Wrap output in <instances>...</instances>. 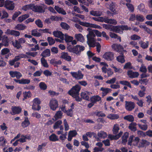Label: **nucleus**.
Listing matches in <instances>:
<instances>
[{
  "mask_svg": "<svg viewBox=\"0 0 152 152\" xmlns=\"http://www.w3.org/2000/svg\"><path fill=\"white\" fill-rule=\"evenodd\" d=\"M94 31V30H89L88 34L86 36L87 42L89 47H93L95 46L96 35Z\"/></svg>",
  "mask_w": 152,
  "mask_h": 152,
  "instance_id": "f257e3e1",
  "label": "nucleus"
},
{
  "mask_svg": "<svg viewBox=\"0 0 152 152\" xmlns=\"http://www.w3.org/2000/svg\"><path fill=\"white\" fill-rule=\"evenodd\" d=\"M85 47L83 46L77 45L72 49L69 50L70 52H72L77 55H79L80 53L84 50Z\"/></svg>",
  "mask_w": 152,
  "mask_h": 152,
  "instance_id": "f03ea898",
  "label": "nucleus"
},
{
  "mask_svg": "<svg viewBox=\"0 0 152 152\" xmlns=\"http://www.w3.org/2000/svg\"><path fill=\"white\" fill-rule=\"evenodd\" d=\"M81 88L80 86L76 85L74 86L71 90L68 91V93L71 96H75V95L79 94V92Z\"/></svg>",
  "mask_w": 152,
  "mask_h": 152,
  "instance_id": "7ed1b4c3",
  "label": "nucleus"
},
{
  "mask_svg": "<svg viewBox=\"0 0 152 152\" xmlns=\"http://www.w3.org/2000/svg\"><path fill=\"white\" fill-rule=\"evenodd\" d=\"M133 136H130L129 138L128 144L131 145L132 144L134 145L137 146L139 145V142L140 141V139L138 137H134Z\"/></svg>",
  "mask_w": 152,
  "mask_h": 152,
  "instance_id": "20e7f679",
  "label": "nucleus"
},
{
  "mask_svg": "<svg viewBox=\"0 0 152 152\" xmlns=\"http://www.w3.org/2000/svg\"><path fill=\"white\" fill-rule=\"evenodd\" d=\"M49 105L52 110L55 111L58 107V101L56 99L52 98L50 101Z\"/></svg>",
  "mask_w": 152,
  "mask_h": 152,
  "instance_id": "39448f33",
  "label": "nucleus"
},
{
  "mask_svg": "<svg viewBox=\"0 0 152 152\" xmlns=\"http://www.w3.org/2000/svg\"><path fill=\"white\" fill-rule=\"evenodd\" d=\"M79 24L80 25L86 27H90L99 29H101L102 28V27L99 25L86 22H80Z\"/></svg>",
  "mask_w": 152,
  "mask_h": 152,
  "instance_id": "423d86ee",
  "label": "nucleus"
},
{
  "mask_svg": "<svg viewBox=\"0 0 152 152\" xmlns=\"http://www.w3.org/2000/svg\"><path fill=\"white\" fill-rule=\"evenodd\" d=\"M114 55L113 53L108 51L104 53L102 56V57L106 60L108 61H111L113 59Z\"/></svg>",
  "mask_w": 152,
  "mask_h": 152,
  "instance_id": "0eeeda50",
  "label": "nucleus"
},
{
  "mask_svg": "<svg viewBox=\"0 0 152 152\" xmlns=\"http://www.w3.org/2000/svg\"><path fill=\"white\" fill-rule=\"evenodd\" d=\"M70 73L72 77L75 79L79 80L82 79L83 78V75L80 70L77 72H71Z\"/></svg>",
  "mask_w": 152,
  "mask_h": 152,
  "instance_id": "6e6552de",
  "label": "nucleus"
},
{
  "mask_svg": "<svg viewBox=\"0 0 152 152\" xmlns=\"http://www.w3.org/2000/svg\"><path fill=\"white\" fill-rule=\"evenodd\" d=\"M111 47L113 50L117 52L126 51V50L124 49L123 47L120 44L116 43L113 44Z\"/></svg>",
  "mask_w": 152,
  "mask_h": 152,
  "instance_id": "1a4fd4ad",
  "label": "nucleus"
},
{
  "mask_svg": "<svg viewBox=\"0 0 152 152\" xmlns=\"http://www.w3.org/2000/svg\"><path fill=\"white\" fill-rule=\"evenodd\" d=\"M125 103V108L127 111H131L134 108L135 104L134 102L126 101Z\"/></svg>",
  "mask_w": 152,
  "mask_h": 152,
  "instance_id": "9d476101",
  "label": "nucleus"
},
{
  "mask_svg": "<svg viewBox=\"0 0 152 152\" xmlns=\"http://www.w3.org/2000/svg\"><path fill=\"white\" fill-rule=\"evenodd\" d=\"M32 10L35 12L42 13L45 12V9L42 5H35L33 4Z\"/></svg>",
  "mask_w": 152,
  "mask_h": 152,
  "instance_id": "9b49d317",
  "label": "nucleus"
},
{
  "mask_svg": "<svg viewBox=\"0 0 152 152\" xmlns=\"http://www.w3.org/2000/svg\"><path fill=\"white\" fill-rule=\"evenodd\" d=\"M102 26L104 28L106 29H109L110 31H113L116 32V31H118V30L116 29L118 27L117 26H113L110 24H102Z\"/></svg>",
  "mask_w": 152,
  "mask_h": 152,
  "instance_id": "f8f14e48",
  "label": "nucleus"
},
{
  "mask_svg": "<svg viewBox=\"0 0 152 152\" xmlns=\"http://www.w3.org/2000/svg\"><path fill=\"white\" fill-rule=\"evenodd\" d=\"M117 26L118 27L116 29L118 30V31H116V32L120 34L123 33L122 31L123 30H128L131 29V28L130 27H128L126 25Z\"/></svg>",
  "mask_w": 152,
  "mask_h": 152,
  "instance_id": "ddd939ff",
  "label": "nucleus"
},
{
  "mask_svg": "<svg viewBox=\"0 0 152 152\" xmlns=\"http://www.w3.org/2000/svg\"><path fill=\"white\" fill-rule=\"evenodd\" d=\"M4 4L5 7L10 10H12L14 8V3L12 1H6Z\"/></svg>",
  "mask_w": 152,
  "mask_h": 152,
  "instance_id": "4468645a",
  "label": "nucleus"
},
{
  "mask_svg": "<svg viewBox=\"0 0 152 152\" xmlns=\"http://www.w3.org/2000/svg\"><path fill=\"white\" fill-rule=\"evenodd\" d=\"M9 74L11 77H16L17 79L20 78L22 76L20 72L16 71H10L9 72Z\"/></svg>",
  "mask_w": 152,
  "mask_h": 152,
  "instance_id": "2eb2a0df",
  "label": "nucleus"
},
{
  "mask_svg": "<svg viewBox=\"0 0 152 152\" xmlns=\"http://www.w3.org/2000/svg\"><path fill=\"white\" fill-rule=\"evenodd\" d=\"M117 7V5L115 3L112 2L110 6L109 9L113 14H116L118 13V11L116 10Z\"/></svg>",
  "mask_w": 152,
  "mask_h": 152,
  "instance_id": "dca6fc26",
  "label": "nucleus"
},
{
  "mask_svg": "<svg viewBox=\"0 0 152 152\" xmlns=\"http://www.w3.org/2000/svg\"><path fill=\"white\" fill-rule=\"evenodd\" d=\"M11 109L12 112H11L10 113L12 115L19 114L21 112L22 110L21 108L17 107H12Z\"/></svg>",
  "mask_w": 152,
  "mask_h": 152,
  "instance_id": "f3484780",
  "label": "nucleus"
},
{
  "mask_svg": "<svg viewBox=\"0 0 152 152\" xmlns=\"http://www.w3.org/2000/svg\"><path fill=\"white\" fill-rule=\"evenodd\" d=\"M92 93L90 92L85 91L81 93V96L83 99L88 100L89 99V97L91 96Z\"/></svg>",
  "mask_w": 152,
  "mask_h": 152,
  "instance_id": "a211bd4d",
  "label": "nucleus"
},
{
  "mask_svg": "<svg viewBox=\"0 0 152 152\" xmlns=\"http://www.w3.org/2000/svg\"><path fill=\"white\" fill-rule=\"evenodd\" d=\"M139 73L137 72H134L132 70H129L127 72V75L130 78H134L137 77Z\"/></svg>",
  "mask_w": 152,
  "mask_h": 152,
  "instance_id": "6ab92c4d",
  "label": "nucleus"
},
{
  "mask_svg": "<svg viewBox=\"0 0 152 152\" xmlns=\"http://www.w3.org/2000/svg\"><path fill=\"white\" fill-rule=\"evenodd\" d=\"M53 34L55 37L59 38L62 40H64V35L60 31H54L53 32Z\"/></svg>",
  "mask_w": 152,
  "mask_h": 152,
  "instance_id": "aec40b11",
  "label": "nucleus"
},
{
  "mask_svg": "<svg viewBox=\"0 0 152 152\" xmlns=\"http://www.w3.org/2000/svg\"><path fill=\"white\" fill-rule=\"evenodd\" d=\"M61 58L68 61H71L72 60L71 57L68 55L67 53H66L63 52L61 53Z\"/></svg>",
  "mask_w": 152,
  "mask_h": 152,
  "instance_id": "412c9836",
  "label": "nucleus"
},
{
  "mask_svg": "<svg viewBox=\"0 0 152 152\" xmlns=\"http://www.w3.org/2000/svg\"><path fill=\"white\" fill-rule=\"evenodd\" d=\"M122 134L123 132L121 131L118 134L115 135L109 134L108 135V137L111 140H117L121 137Z\"/></svg>",
  "mask_w": 152,
  "mask_h": 152,
  "instance_id": "4be33fe9",
  "label": "nucleus"
},
{
  "mask_svg": "<svg viewBox=\"0 0 152 152\" xmlns=\"http://www.w3.org/2000/svg\"><path fill=\"white\" fill-rule=\"evenodd\" d=\"M77 134V132L75 130L70 131L68 133L67 138L68 141H71L73 137L75 136Z\"/></svg>",
  "mask_w": 152,
  "mask_h": 152,
  "instance_id": "5701e85b",
  "label": "nucleus"
},
{
  "mask_svg": "<svg viewBox=\"0 0 152 152\" xmlns=\"http://www.w3.org/2000/svg\"><path fill=\"white\" fill-rule=\"evenodd\" d=\"M141 90L139 91L138 94L141 97H143L145 94L146 88L143 86H140Z\"/></svg>",
  "mask_w": 152,
  "mask_h": 152,
  "instance_id": "b1692460",
  "label": "nucleus"
},
{
  "mask_svg": "<svg viewBox=\"0 0 152 152\" xmlns=\"http://www.w3.org/2000/svg\"><path fill=\"white\" fill-rule=\"evenodd\" d=\"M97 136L100 139H104L107 136V133L104 131H100L97 133Z\"/></svg>",
  "mask_w": 152,
  "mask_h": 152,
  "instance_id": "393cba45",
  "label": "nucleus"
},
{
  "mask_svg": "<svg viewBox=\"0 0 152 152\" xmlns=\"http://www.w3.org/2000/svg\"><path fill=\"white\" fill-rule=\"evenodd\" d=\"M104 22L115 25H116L117 23L116 20L114 19H109L107 18H104Z\"/></svg>",
  "mask_w": 152,
  "mask_h": 152,
  "instance_id": "a878e982",
  "label": "nucleus"
},
{
  "mask_svg": "<svg viewBox=\"0 0 152 152\" xmlns=\"http://www.w3.org/2000/svg\"><path fill=\"white\" fill-rule=\"evenodd\" d=\"M30 124V121L28 117H25L24 121L21 123V126L23 128H25L28 126Z\"/></svg>",
  "mask_w": 152,
  "mask_h": 152,
  "instance_id": "bb28decb",
  "label": "nucleus"
},
{
  "mask_svg": "<svg viewBox=\"0 0 152 152\" xmlns=\"http://www.w3.org/2000/svg\"><path fill=\"white\" fill-rule=\"evenodd\" d=\"M75 37L78 41L83 42L84 41L83 36L81 34H75Z\"/></svg>",
  "mask_w": 152,
  "mask_h": 152,
  "instance_id": "cd10ccee",
  "label": "nucleus"
},
{
  "mask_svg": "<svg viewBox=\"0 0 152 152\" xmlns=\"http://www.w3.org/2000/svg\"><path fill=\"white\" fill-rule=\"evenodd\" d=\"M27 27L22 24H18L15 26V29L18 30H23L26 29Z\"/></svg>",
  "mask_w": 152,
  "mask_h": 152,
  "instance_id": "c85d7f7f",
  "label": "nucleus"
},
{
  "mask_svg": "<svg viewBox=\"0 0 152 152\" xmlns=\"http://www.w3.org/2000/svg\"><path fill=\"white\" fill-rule=\"evenodd\" d=\"M149 143L147 140H141L139 143L138 147H143L149 145Z\"/></svg>",
  "mask_w": 152,
  "mask_h": 152,
  "instance_id": "c756f323",
  "label": "nucleus"
},
{
  "mask_svg": "<svg viewBox=\"0 0 152 152\" xmlns=\"http://www.w3.org/2000/svg\"><path fill=\"white\" fill-rule=\"evenodd\" d=\"M50 55V50L47 49L45 50L41 53V56L43 57H46L49 56Z\"/></svg>",
  "mask_w": 152,
  "mask_h": 152,
  "instance_id": "7c9ffc66",
  "label": "nucleus"
},
{
  "mask_svg": "<svg viewBox=\"0 0 152 152\" xmlns=\"http://www.w3.org/2000/svg\"><path fill=\"white\" fill-rule=\"evenodd\" d=\"M7 141L3 136L0 137V146L2 147H4L7 144Z\"/></svg>",
  "mask_w": 152,
  "mask_h": 152,
  "instance_id": "2f4dec72",
  "label": "nucleus"
},
{
  "mask_svg": "<svg viewBox=\"0 0 152 152\" xmlns=\"http://www.w3.org/2000/svg\"><path fill=\"white\" fill-rule=\"evenodd\" d=\"M2 42L1 43L4 45L5 46L7 47L9 45L8 39L7 37L5 35H4L2 36Z\"/></svg>",
  "mask_w": 152,
  "mask_h": 152,
  "instance_id": "473e14b6",
  "label": "nucleus"
},
{
  "mask_svg": "<svg viewBox=\"0 0 152 152\" xmlns=\"http://www.w3.org/2000/svg\"><path fill=\"white\" fill-rule=\"evenodd\" d=\"M30 137L29 135H26L25 136L22 135L21 138L18 140L20 142H26V139H30Z\"/></svg>",
  "mask_w": 152,
  "mask_h": 152,
  "instance_id": "72a5a7b5",
  "label": "nucleus"
},
{
  "mask_svg": "<svg viewBox=\"0 0 152 152\" xmlns=\"http://www.w3.org/2000/svg\"><path fill=\"white\" fill-rule=\"evenodd\" d=\"M101 100V98L98 95L94 96L90 98V100L91 102L95 103L96 102H99Z\"/></svg>",
  "mask_w": 152,
  "mask_h": 152,
  "instance_id": "f704fd0d",
  "label": "nucleus"
},
{
  "mask_svg": "<svg viewBox=\"0 0 152 152\" xmlns=\"http://www.w3.org/2000/svg\"><path fill=\"white\" fill-rule=\"evenodd\" d=\"M129 136V133L127 132H125L122 137V143L123 144H125L127 142V139Z\"/></svg>",
  "mask_w": 152,
  "mask_h": 152,
  "instance_id": "c9c22d12",
  "label": "nucleus"
},
{
  "mask_svg": "<svg viewBox=\"0 0 152 152\" xmlns=\"http://www.w3.org/2000/svg\"><path fill=\"white\" fill-rule=\"evenodd\" d=\"M63 113L61 110H59L56 112L55 114L54 118L55 119L57 120L61 118L63 116Z\"/></svg>",
  "mask_w": 152,
  "mask_h": 152,
  "instance_id": "e433bc0d",
  "label": "nucleus"
},
{
  "mask_svg": "<svg viewBox=\"0 0 152 152\" xmlns=\"http://www.w3.org/2000/svg\"><path fill=\"white\" fill-rule=\"evenodd\" d=\"M23 58H29V56L26 55V54H21L18 56H16L15 58V60H16L17 61Z\"/></svg>",
  "mask_w": 152,
  "mask_h": 152,
  "instance_id": "4c0bfd02",
  "label": "nucleus"
},
{
  "mask_svg": "<svg viewBox=\"0 0 152 152\" xmlns=\"http://www.w3.org/2000/svg\"><path fill=\"white\" fill-rule=\"evenodd\" d=\"M90 14L92 15L96 16H99L102 14L101 11L92 10L90 12Z\"/></svg>",
  "mask_w": 152,
  "mask_h": 152,
  "instance_id": "58836bf2",
  "label": "nucleus"
},
{
  "mask_svg": "<svg viewBox=\"0 0 152 152\" xmlns=\"http://www.w3.org/2000/svg\"><path fill=\"white\" fill-rule=\"evenodd\" d=\"M137 124L135 122L132 123L130 124L129 126V129L132 131L135 132L136 130V126Z\"/></svg>",
  "mask_w": 152,
  "mask_h": 152,
  "instance_id": "ea45409f",
  "label": "nucleus"
},
{
  "mask_svg": "<svg viewBox=\"0 0 152 152\" xmlns=\"http://www.w3.org/2000/svg\"><path fill=\"white\" fill-rule=\"evenodd\" d=\"M54 8L59 13H61L64 15H65L66 14V12L62 8H60L58 6H55Z\"/></svg>",
  "mask_w": 152,
  "mask_h": 152,
  "instance_id": "a19ab883",
  "label": "nucleus"
},
{
  "mask_svg": "<svg viewBox=\"0 0 152 152\" xmlns=\"http://www.w3.org/2000/svg\"><path fill=\"white\" fill-rule=\"evenodd\" d=\"M31 35L36 37H39L41 36L42 34L40 32L38 31L37 29H34L31 31Z\"/></svg>",
  "mask_w": 152,
  "mask_h": 152,
  "instance_id": "79ce46f5",
  "label": "nucleus"
},
{
  "mask_svg": "<svg viewBox=\"0 0 152 152\" xmlns=\"http://www.w3.org/2000/svg\"><path fill=\"white\" fill-rule=\"evenodd\" d=\"M107 117L111 120H115L118 119L119 116L117 114H109Z\"/></svg>",
  "mask_w": 152,
  "mask_h": 152,
  "instance_id": "37998d69",
  "label": "nucleus"
},
{
  "mask_svg": "<svg viewBox=\"0 0 152 152\" xmlns=\"http://www.w3.org/2000/svg\"><path fill=\"white\" fill-rule=\"evenodd\" d=\"M29 17V15L27 14L23 15L18 17V20L19 22L21 23L26 19L28 18Z\"/></svg>",
  "mask_w": 152,
  "mask_h": 152,
  "instance_id": "c03bdc74",
  "label": "nucleus"
},
{
  "mask_svg": "<svg viewBox=\"0 0 152 152\" xmlns=\"http://www.w3.org/2000/svg\"><path fill=\"white\" fill-rule=\"evenodd\" d=\"M49 139L50 140L53 142L58 140V137L54 134H52L49 136Z\"/></svg>",
  "mask_w": 152,
  "mask_h": 152,
  "instance_id": "a18cd8bd",
  "label": "nucleus"
},
{
  "mask_svg": "<svg viewBox=\"0 0 152 152\" xmlns=\"http://www.w3.org/2000/svg\"><path fill=\"white\" fill-rule=\"evenodd\" d=\"M23 100H24L25 99H27L31 96V92L29 91H25L23 93Z\"/></svg>",
  "mask_w": 152,
  "mask_h": 152,
  "instance_id": "49530a36",
  "label": "nucleus"
},
{
  "mask_svg": "<svg viewBox=\"0 0 152 152\" xmlns=\"http://www.w3.org/2000/svg\"><path fill=\"white\" fill-rule=\"evenodd\" d=\"M119 130V125L117 124H115L113 126L112 130L113 134H117Z\"/></svg>",
  "mask_w": 152,
  "mask_h": 152,
  "instance_id": "de8ad7c7",
  "label": "nucleus"
},
{
  "mask_svg": "<svg viewBox=\"0 0 152 152\" xmlns=\"http://www.w3.org/2000/svg\"><path fill=\"white\" fill-rule=\"evenodd\" d=\"M100 90L102 91L103 94L104 95H106L107 94L111 92L110 89L108 88H104L102 87L100 88Z\"/></svg>",
  "mask_w": 152,
  "mask_h": 152,
  "instance_id": "09e8293b",
  "label": "nucleus"
},
{
  "mask_svg": "<svg viewBox=\"0 0 152 152\" xmlns=\"http://www.w3.org/2000/svg\"><path fill=\"white\" fill-rule=\"evenodd\" d=\"M138 125L141 129L143 130H146L148 128L147 124H142L139 123L138 124Z\"/></svg>",
  "mask_w": 152,
  "mask_h": 152,
  "instance_id": "8fccbe9b",
  "label": "nucleus"
},
{
  "mask_svg": "<svg viewBox=\"0 0 152 152\" xmlns=\"http://www.w3.org/2000/svg\"><path fill=\"white\" fill-rule=\"evenodd\" d=\"M40 61L42 65L44 67L46 68L48 67L49 66L48 64L47 61L44 58H41Z\"/></svg>",
  "mask_w": 152,
  "mask_h": 152,
  "instance_id": "3c124183",
  "label": "nucleus"
},
{
  "mask_svg": "<svg viewBox=\"0 0 152 152\" xmlns=\"http://www.w3.org/2000/svg\"><path fill=\"white\" fill-rule=\"evenodd\" d=\"M124 118L130 122L133 121L134 120L133 116L131 115H126L124 117Z\"/></svg>",
  "mask_w": 152,
  "mask_h": 152,
  "instance_id": "603ef678",
  "label": "nucleus"
},
{
  "mask_svg": "<svg viewBox=\"0 0 152 152\" xmlns=\"http://www.w3.org/2000/svg\"><path fill=\"white\" fill-rule=\"evenodd\" d=\"M33 4H28L23 6L22 9L24 11H26L29 10L31 9L32 10Z\"/></svg>",
  "mask_w": 152,
  "mask_h": 152,
  "instance_id": "864d4df0",
  "label": "nucleus"
},
{
  "mask_svg": "<svg viewBox=\"0 0 152 152\" xmlns=\"http://www.w3.org/2000/svg\"><path fill=\"white\" fill-rule=\"evenodd\" d=\"M62 124V121L61 120H59L56 121L54 124L53 128L54 129H57L59 128Z\"/></svg>",
  "mask_w": 152,
  "mask_h": 152,
  "instance_id": "5fc2aeb1",
  "label": "nucleus"
},
{
  "mask_svg": "<svg viewBox=\"0 0 152 152\" xmlns=\"http://www.w3.org/2000/svg\"><path fill=\"white\" fill-rule=\"evenodd\" d=\"M141 47L143 49H145L147 48L148 46V42H143L142 41H140L139 42Z\"/></svg>",
  "mask_w": 152,
  "mask_h": 152,
  "instance_id": "6e6d98bb",
  "label": "nucleus"
},
{
  "mask_svg": "<svg viewBox=\"0 0 152 152\" xmlns=\"http://www.w3.org/2000/svg\"><path fill=\"white\" fill-rule=\"evenodd\" d=\"M65 40L66 42H71L73 39V37L65 34L64 36Z\"/></svg>",
  "mask_w": 152,
  "mask_h": 152,
  "instance_id": "4d7b16f0",
  "label": "nucleus"
},
{
  "mask_svg": "<svg viewBox=\"0 0 152 152\" xmlns=\"http://www.w3.org/2000/svg\"><path fill=\"white\" fill-rule=\"evenodd\" d=\"M129 45L132 48H134L136 49H138L139 47L137 45V42L132 41L129 43Z\"/></svg>",
  "mask_w": 152,
  "mask_h": 152,
  "instance_id": "13d9d810",
  "label": "nucleus"
},
{
  "mask_svg": "<svg viewBox=\"0 0 152 152\" xmlns=\"http://www.w3.org/2000/svg\"><path fill=\"white\" fill-rule=\"evenodd\" d=\"M39 86L41 89L44 90H46L47 87L45 83L43 82H41L39 83Z\"/></svg>",
  "mask_w": 152,
  "mask_h": 152,
  "instance_id": "bf43d9fd",
  "label": "nucleus"
},
{
  "mask_svg": "<svg viewBox=\"0 0 152 152\" xmlns=\"http://www.w3.org/2000/svg\"><path fill=\"white\" fill-rule=\"evenodd\" d=\"M35 23L37 26L39 28H42L43 26V23L39 19L36 20L35 21Z\"/></svg>",
  "mask_w": 152,
  "mask_h": 152,
  "instance_id": "052dcab7",
  "label": "nucleus"
},
{
  "mask_svg": "<svg viewBox=\"0 0 152 152\" xmlns=\"http://www.w3.org/2000/svg\"><path fill=\"white\" fill-rule=\"evenodd\" d=\"M63 124L64 126V130L65 131H67L69 129V127L67 122L66 119L64 120Z\"/></svg>",
  "mask_w": 152,
  "mask_h": 152,
  "instance_id": "680f3d73",
  "label": "nucleus"
},
{
  "mask_svg": "<svg viewBox=\"0 0 152 152\" xmlns=\"http://www.w3.org/2000/svg\"><path fill=\"white\" fill-rule=\"evenodd\" d=\"M120 83L123 85H125L128 86L130 88H132L131 86V85L130 83L128 81L126 80H122L120 81L119 82Z\"/></svg>",
  "mask_w": 152,
  "mask_h": 152,
  "instance_id": "e2e57ef3",
  "label": "nucleus"
},
{
  "mask_svg": "<svg viewBox=\"0 0 152 152\" xmlns=\"http://www.w3.org/2000/svg\"><path fill=\"white\" fill-rule=\"evenodd\" d=\"M12 44L14 47L18 49H19L21 47L20 43L17 40H15V42H13Z\"/></svg>",
  "mask_w": 152,
  "mask_h": 152,
  "instance_id": "0e129e2a",
  "label": "nucleus"
},
{
  "mask_svg": "<svg viewBox=\"0 0 152 152\" xmlns=\"http://www.w3.org/2000/svg\"><path fill=\"white\" fill-rule=\"evenodd\" d=\"M136 19L138 21L142 22L144 20L145 18L142 15H137L136 16Z\"/></svg>",
  "mask_w": 152,
  "mask_h": 152,
  "instance_id": "69168bd1",
  "label": "nucleus"
},
{
  "mask_svg": "<svg viewBox=\"0 0 152 152\" xmlns=\"http://www.w3.org/2000/svg\"><path fill=\"white\" fill-rule=\"evenodd\" d=\"M60 25L63 28L66 30H68L70 27L69 26L65 23L62 22L61 23Z\"/></svg>",
  "mask_w": 152,
  "mask_h": 152,
  "instance_id": "338daca9",
  "label": "nucleus"
},
{
  "mask_svg": "<svg viewBox=\"0 0 152 152\" xmlns=\"http://www.w3.org/2000/svg\"><path fill=\"white\" fill-rule=\"evenodd\" d=\"M126 5L129 11L132 12H134V8L132 4L129 3H126Z\"/></svg>",
  "mask_w": 152,
  "mask_h": 152,
  "instance_id": "774afa93",
  "label": "nucleus"
}]
</instances>
